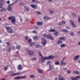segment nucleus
Here are the masks:
<instances>
[{"label": "nucleus", "mask_w": 80, "mask_h": 80, "mask_svg": "<svg viewBox=\"0 0 80 80\" xmlns=\"http://www.w3.org/2000/svg\"><path fill=\"white\" fill-rule=\"evenodd\" d=\"M54 58V57L52 56H49L48 57H43L41 58V60L42 62H44V60H51Z\"/></svg>", "instance_id": "obj_1"}, {"label": "nucleus", "mask_w": 80, "mask_h": 80, "mask_svg": "<svg viewBox=\"0 0 80 80\" xmlns=\"http://www.w3.org/2000/svg\"><path fill=\"white\" fill-rule=\"evenodd\" d=\"M5 28L6 29L7 32L9 33H13L14 32V31L13 30L11 27H6Z\"/></svg>", "instance_id": "obj_2"}, {"label": "nucleus", "mask_w": 80, "mask_h": 80, "mask_svg": "<svg viewBox=\"0 0 80 80\" xmlns=\"http://www.w3.org/2000/svg\"><path fill=\"white\" fill-rule=\"evenodd\" d=\"M8 20H11V22L12 24H14L16 22V19L15 16L9 17L8 18Z\"/></svg>", "instance_id": "obj_3"}, {"label": "nucleus", "mask_w": 80, "mask_h": 80, "mask_svg": "<svg viewBox=\"0 0 80 80\" xmlns=\"http://www.w3.org/2000/svg\"><path fill=\"white\" fill-rule=\"evenodd\" d=\"M25 50L29 55L32 56L33 55V51L30 50L27 48H26Z\"/></svg>", "instance_id": "obj_4"}, {"label": "nucleus", "mask_w": 80, "mask_h": 80, "mask_svg": "<svg viewBox=\"0 0 80 80\" xmlns=\"http://www.w3.org/2000/svg\"><path fill=\"white\" fill-rule=\"evenodd\" d=\"M43 37H47V38H50V40H53L54 39L52 37V36H51V34H50L48 35H47L46 34H43Z\"/></svg>", "instance_id": "obj_5"}, {"label": "nucleus", "mask_w": 80, "mask_h": 80, "mask_svg": "<svg viewBox=\"0 0 80 80\" xmlns=\"http://www.w3.org/2000/svg\"><path fill=\"white\" fill-rule=\"evenodd\" d=\"M13 4L12 3H11L8 4V8L7 10L8 11H9V12H10L11 10H12V5H13Z\"/></svg>", "instance_id": "obj_6"}, {"label": "nucleus", "mask_w": 80, "mask_h": 80, "mask_svg": "<svg viewBox=\"0 0 80 80\" xmlns=\"http://www.w3.org/2000/svg\"><path fill=\"white\" fill-rule=\"evenodd\" d=\"M27 78V76H18L14 78V79H16V80H18L19 79H23V78Z\"/></svg>", "instance_id": "obj_7"}, {"label": "nucleus", "mask_w": 80, "mask_h": 80, "mask_svg": "<svg viewBox=\"0 0 80 80\" xmlns=\"http://www.w3.org/2000/svg\"><path fill=\"white\" fill-rule=\"evenodd\" d=\"M41 40L42 45L43 46H45V44H46V43L47 42V41L43 38H41Z\"/></svg>", "instance_id": "obj_8"}, {"label": "nucleus", "mask_w": 80, "mask_h": 80, "mask_svg": "<svg viewBox=\"0 0 80 80\" xmlns=\"http://www.w3.org/2000/svg\"><path fill=\"white\" fill-rule=\"evenodd\" d=\"M30 6L31 7H32V8H34V9H36L37 8V5H36L31 4L30 5Z\"/></svg>", "instance_id": "obj_9"}, {"label": "nucleus", "mask_w": 80, "mask_h": 80, "mask_svg": "<svg viewBox=\"0 0 80 80\" xmlns=\"http://www.w3.org/2000/svg\"><path fill=\"white\" fill-rule=\"evenodd\" d=\"M4 2H5L4 0H0V8H2V6L3 5H4V4L3 3Z\"/></svg>", "instance_id": "obj_10"}, {"label": "nucleus", "mask_w": 80, "mask_h": 80, "mask_svg": "<svg viewBox=\"0 0 80 80\" xmlns=\"http://www.w3.org/2000/svg\"><path fill=\"white\" fill-rule=\"evenodd\" d=\"M70 23L71 24V25L73 28H76V25L75 24L74 22L72 21H70Z\"/></svg>", "instance_id": "obj_11"}, {"label": "nucleus", "mask_w": 80, "mask_h": 80, "mask_svg": "<svg viewBox=\"0 0 80 80\" xmlns=\"http://www.w3.org/2000/svg\"><path fill=\"white\" fill-rule=\"evenodd\" d=\"M19 74H20L19 72L12 73L11 75V77H14V76L18 75H19Z\"/></svg>", "instance_id": "obj_12"}, {"label": "nucleus", "mask_w": 80, "mask_h": 80, "mask_svg": "<svg viewBox=\"0 0 80 80\" xmlns=\"http://www.w3.org/2000/svg\"><path fill=\"white\" fill-rule=\"evenodd\" d=\"M58 79L59 80H65V79H64V78L62 76H59L58 77Z\"/></svg>", "instance_id": "obj_13"}, {"label": "nucleus", "mask_w": 80, "mask_h": 80, "mask_svg": "<svg viewBox=\"0 0 80 80\" xmlns=\"http://www.w3.org/2000/svg\"><path fill=\"white\" fill-rule=\"evenodd\" d=\"M60 31L62 32H64L65 33H68V31H67L66 29H61Z\"/></svg>", "instance_id": "obj_14"}, {"label": "nucleus", "mask_w": 80, "mask_h": 80, "mask_svg": "<svg viewBox=\"0 0 80 80\" xmlns=\"http://www.w3.org/2000/svg\"><path fill=\"white\" fill-rule=\"evenodd\" d=\"M61 65L62 66V65H64V66H65V65H66V64H67V62H66L61 61Z\"/></svg>", "instance_id": "obj_15"}, {"label": "nucleus", "mask_w": 80, "mask_h": 80, "mask_svg": "<svg viewBox=\"0 0 80 80\" xmlns=\"http://www.w3.org/2000/svg\"><path fill=\"white\" fill-rule=\"evenodd\" d=\"M18 68L19 70H21L22 69V65L19 64L18 66Z\"/></svg>", "instance_id": "obj_16"}, {"label": "nucleus", "mask_w": 80, "mask_h": 80, "mask_svg": "<svg viewBox=\"0 0 80 80\" xmlns=\"http://www.w3.org/2000/svg\"><path fill=\"white\" fill-rule=\"evenodd\" d=\"M44 19L45 20H48L50 19V18L47 16H45L44 17Z\"/></svg>", "instance_id": "obj_17"}, {"label": "nucleus", "mask_w": 80, "mask_h": 80, "mask_svg": "<svg viewBox=\"0 0 80 80\" xmlns=\"http://www.w3.org/2000/svg\"><path fill=\"white\" fill-rule=\"evenodd\" d=\"M79 57V56H77L73 58V60L74 61H75V60H77L78 58Z\"/></svg>", "instance_id": "obj_18"}, {"label": "nucleus", "mask_w": 80, "mask_h": 80, "mask_svg": "<svg viewBox=\"0 0 80 80\" xmlns=\"http://www.w3.org/2000/svg\"><path fill=\"white\" fill-rule=\"evenodd\" d=\"M73 73H75V74H76V75H79V74H80V72H78V71L74 72Z\"/></svg>", "instance_id": "obj_19"}, {"label": "nucleus", "mask_w": 80, "mask_h": 80, "mask_svg": "<svg viewBox=\"0 0 80 80\" xmlns=\"http://www.w3.org/2000/svg\"><path fill=\"white\" fill-rule=\"evenodd\" d=\"M54 63L55 65H59V62L58 61H56L54 62Z\"/></svg>", "instance_id": "obj_20"}, {"label": "nucleus", "mask_w": 80, "mask_h": 80, "mask_svg": "<svg viewBox=\"0 0 80 80\" xmlns=\"http://www.w3.org/2000/svg\"><path fill=\"white\" fill-rule=\"evenodd\" d=\"M16 49L19 50V49L21 48V46L19 45H18L16 46Z\"/></svg>", "instance_id": "obj_21"}, {"label": "nucleus", "mask_w": 80, "mask_h": 80, "mask_svg": "<svg viewBox=\"0 0 80 80\" xmlns=\"http://www.w3.org/2000/svg\"><path fill=\"white\" fill-rule=\"evenodd\" d=\"M65 46H66L65 44H61L60 45V47L61 48H64V47H65Z\"/></svg>", "instance_id": "obj_22"}, {"label": "nucleus", "mask_w": 80, "mask_h": 80, "mask_svg": "<svg viewBox=\"0 0 80 80\" xmlns=\"http://www.w3.org/2000/svg\"><path fill=\"white\" fill-rule=\"evenodd\" d=\"M19 5H20V6H21V7H22V6H23V2H21L20 3H19Z\"/></svg>", "instance_id": "obj_23"}, {"label": "nucleus", "mask_w": 80, "mask_h": 80, "mask_svg": "<svg viewBox=\"0 0 80 80\" xmlns=\"http://www.w3.org/2000/svg\"><path fill=\"white\" fill-rule=\"evenodd\" d=\"M38 72L39 73H41V74H43V72L40 69H38Z\"/></svg>", "instance_id": "obj_24"}, {"label": "nucleus", "mask_w": 80, "mask_h": 80, "mask_svg": "<svg viewBox=\"0 0 80 80\" xmlns=\"http://www.w3.org/2000/svg\"><path fill=\"white\" fill-rule=\"evenodd\" d=\"M11 50H12V49H11V48H8V49L7 50V52H10Z\"/></svg>", "instance_id": "obj_25"}, {"label": "nucleus", "mask_w": 80, "mask_h": 80, "mask_svg": "<svg viewBox=\"0 0 80 80\" xmlns=\"http://www.w3.org/2000/svg\"><path fill=\"white\" fill-rule=\"evenodd\" d=\"M57 43H58V44H61L62 43V41L61 40H58L57 41Z\"/></svg>", "instance_id": "obj_26"}, {"label": "nucleus", "mask_w": 80, "mask_h": 80, "mask_svg": "<svg viewBox=\"0 0 80 80\" xmlns=\"http://www.w3.org/2000/svg\"><path fill=\"white\" fill-rule=\"evenodd\" d=\"M37 25H42V22H38L37 23Z\"/></svg>", "instance_id": "obj_27"}, {"label": "nucleus", "mask_w": 80, "mask_h": 80, "mask_svg": "<svg viewBox=\"0 0 80 80\" xmlns=\"http://www.w3.org/2000/svg\"><path fill=\"white\" fill-rule=\"evenodd\" d=\"M76 80H79L80 79V76H76Z\"/></svg>", "instance_id": "obj_28"}, {"label": "nucleus", "mask_w": 80, "mask_h": 80, "mask_svg": "<svg viewBox=\"0 0 80 80\" xmlns=\"http://www.w3.org/2000/svg\"><path fill=\"white\" fill-rule=\"evenodd\" d=\"M35 43H34L32 42L30 43L29 45L30 46H33V45H35Z\"/></svg>", "instance_id": "obj_29"}, {"label": "nucleus", "mask_w": 80, "mask_h": 80, "mask_svg": "<svg viewBox=\"0 0 80 80\" xmlns=\"http://www.w3.org/2000/svg\"><path fill=\"white\" fill-rule=\"evenodd\" d=\"M32 60H33V61L37 60V58L35 57H34L32 58Z\"/></svg>", "instance_id": "obj_30"}, {"label": "nucleus", "mask_w": 80, "mask_h": 80, "mask_svg": "<svg viewBox=\"0 0 80 80\" xmlns=\"http://www.w3.org/2000/svg\"><path fill=\"white\" fill-rule=\"evenodd\" d=\"M72 17L73 18H76V17H77V16L76 15V14H75L74 13H72Z\"/></svg>", "instance_id": "obj_31"}, {"label": "nucleus", "mask_w": 80, "mask_h": 80, "mask_svg": "<svg viewBox=\"0 0 80 80\" xmlns=\"http://www.w3.org/2000/svg\"><path fill=\"white\" fill-rule=\"evenodd\" d=\"M59 39L60 40H65L66 39V38H65V37H64V38H62V37H60V38H59Z\"/></svg>", "instance_id": "obj_32"}, {"label": "nucleus", "mask_w": 80, "mask_h": 80, "mask_svg": "<svg viewBox=\"0 0 80 80\" xmlns=\"http://www.w3.org/2000/svg\"><path fill=\"white\" fill-rule=\"evenodd\" d=\"M25 8L26 9L27 12H29V9L27 7H25Z\"/></svg>", "instance_id": "obj_33"}, {"label": "nucleus", "mask_w": 80, "mask_h": 80, "mask_svg": "<svg viewBox=\"0 0 80 80\" xmlns=\"http://www.w3.org/2000/svg\"><path fill=\"white\" fill-rule=\"evenodd\" d=\"M49 70H52V68L51 65H50L49 66Z\"/></svg>", "instance_id": "obj_34"}, {"label": "nucleus", "mask_w": 80, "mask_h": 80, "mask_svg": "<svg viewBox=\"0 0 80 80\" xmlns=\"http://www.w3.org/2000/svg\"><path fill=\"white\" fill-rule=\"evenodd\" d=\"M54 35H58V31H57L55 32L54 33Z\"/></svg>", "instance_id": "obj_35"}, {"label": "nucleus", "mask_w": 80, "mask_h": 80, "mask_svg": "<svg viewBox=\"0 0 80 80\" xmlns=\"http://www.w3.org/2000/svg\"><path fill=\"white\" fill-rule=\"evenodd\" d=\"M71 78L72 80H77V79H76V77H75V78L74 77H71Z\"/></svg>", "instance_id": "obj_36"}, {"label": "nucleus", "mask_w": 80, "mask_h": 80, "mask_svg": "<svg viewBox=\"0 0 80 80\" xmlns=\"http://www.w3.org/2000/svg\"><path fill=\"white\" fill-rule=\"evenodd\" d=\"M49 32H55V30L54 29H51V30H49Z\"/></svg>", "instance_id": "obj_37"}, {"label": "nucleus", "mask_w": 80, "mask_h": 80, "mask_svg": "<svg viewBox=\"0 0 80 80\" xmlns=\"http://www.w3.org/2000/svg\"><path fill=\"white\" fill-rule=\"evenodd\" d=\"M30 78H35V76L34 75H31L30 76Z\"/></svg>", "instance_id": "obj_38"}, {"label": "nucleus", "mask_w": 80, "mask_h": 80, "mask_svg": "<svg viewBox=\"0 0 80 80\" xmlns=\"http://www.w3.org/2000/svg\"><path fill=\"white\" fill-rule=\"evenodd\" d=\"M36 48H42V46H40V45H37L36 46Z\"/></svg>", "instance_id": "obj_39"}, {"label": "nucleus", "mask_w": 80, "mask_h": 80, "mask_svg": "<svg viewBox=\"0 0 80 80\" xmlns=\"http://www.w3.org/2000/svg\"><path fill=\"white\" fill-rule=\"evenodd\" d=\"M70 35L71 36H73V35H74V33H73V32H70Z\"/></svg>", "instance_id": "obj_40"}, {"label": "nucleus", "mask_w": 80, "mask_h": 80, "mask_svg": "<svg viewBox=\"0 0 80 80\" xmlns=\"http://www.w3.org/2000/svg\"><path fill=\"white\" fill-rule=\"evenodd\" d=\"M19 0H16V1L14 2H13L12 3L14 4H15V3H17L18 1H19Z\"/></svg>", "instance_id": "obj_41"}, {"label": "nucleus", "mask_w": 80, "mask_h": 80, "mask_svg": "<svg viewBox=\"0 0 80 80\" xmlns=\"http://www.w3.org/2000/svg\"><path fill=\"white\" fill-rule=\"evenodd\" d=\"M32 33H35V34H37V32L36 31L34 30L32 31Z\"/></svg>", "instance_id": "obj_42"}, {"label": "nucleus", "mask_w": 80, "mask_h": 80, "mask_svg": "<svg viewBox=\"0 0 80 80\" xmlns=\"http://www.w3.org/2000/svg\"><path fill=\"white\" fill-rule=\"evenodd\" d=\"M6 44L7 45H10L11 44V43H10V42H6Z\"/></svg>", "instance_id": "obj_43"}, {"label": "nucleus", "mask_w": 80, "mask_h": 80, "mask_svg": "<svg viewBox=\"0 0 80 80\" xmlns=\"http://www.w3.org/2000/svg\"><path fill=\"white\" fill-rule=\"evenodd\" d=\"M37 38H38V37H37V36H34L33 37L34 40H37Z\"/></svg>", "instance_id": "obj_44"}, {"label": "nucleus", "mask_w": 80, "mask_h": 80, "mask_svg": "<svg viewBox=\"0 0 80 80\" xmlns=\"http://www.w3.org/2000/svg\"><path fill=\"white\" fill-rule=\"evenodd\" d=\"M25 38L26 40H28V39L29 38V37L28 36H26L25 37Z\"/></svg>", "instance_id": "obj_45"}, {"label": "nucleus", "mask_w": 80, "mask_h": 80, "mask_svg": "<svg viewBox=\"0 0 80 80\" xmlns=\"http://www.w3.org/2000/svg\"><path fill=\"white\" fill-rule=\"evenodd\" d=\"M8 68V67H7V66H6L4 67V69L5 70H7Z\"/></svg>", "instance_id": "obj_46"}, {"label": "nucleus", "mask_w": 80, "mask_h": 80, "mask_svg": "<svg viewBox=\"0 0 80 80\" xmlns=\"http://www.w3.org/2000/svg\"><path fill=\"white\" fill-rule=\"evenodd\" d=\"M2 10L4 12H6V11H7V9H6V8H4L3 9H2Z\"/></svg>", "instance_id": "obj_47"}, {"label": "nucleus", "mask_w": 80, "mask_h": 80, "mask_svg": "<svg viewBox=\"0 0 80 80\" xmlns=\"http://www.w3.org/2000/svg\"><path fill=\"white\" fill-rule=\"evenodd\" d=\"M62 24H65V22L64 21H62Z\"/></svg>", "instance_id": "obj_48"}, {"label": "nucleus", "mask_w": 80, "mask_h": 80, "mask_svg": "<svg viewBox=\"0 0 80 80\" xmlns=\"http://www.w3.org/2000/svg\"><path fill=\"white\" fill-rule=\"evenodd\" d=\"M78 22H79L80 23V17H78Z\"/></svg>", "instance_id": "obj_49"}, {"label": "nucleus", "mask_w": 80, "mask_h": 80, "mask_svg": "<svg viewBox=\"0 0 80 80\" xmlns=\"http://www.w3.org/2000/svg\"><path fill=\"white\" fill-rule=\"evenodd\" d=\"M62 25V23L61 22H58V25L60 26Z\"/></svg>", "instance_id": "obj_50"}, {"label": "nucleus", "mask_w": 80, "mask_h": 80, "mask_svg": "<svg viewBox=\"0 0 80 80\" xmlns=\"http://www.w3.org/2000/svg\"><path fill=\"white\" fill-rule=\"evenodd\" d=\"M32 40L31 39H29L28 40V43H30V42H31Z\"/></svg>", "instance_id": "obj_51"}, {"label": "nucleus", "mask_w": 80, "mask_h": 80, "mask_svg": "<svg viewBox=\"0 0 80 80\" xmlns=\"http://www.w3.org/2000/svg\"><path fill=\"white\" fill-rule=\"evenodd\" d=\"M53 11H50V13H53Z\"/></svg>", "instance_id": "obj_52"}, {"label": "nucleus", "mask_w": 80, "mask_h": 80, "mask_svg": "<svg viewBox=\"0 0 80 80\" xmlns=\"http://www.w3.org/2000/svg\"><path fill=\"white\" fill-rule=\"evenodd\" d=\"M50 63V61H48L47 62V64H49Z\"/></svg>", "instance_id": "obj_53"}, {"label": "nucleus", "mask_w": 80, "mask_h": 80, "mask_svg": "<svg viewBox=\"0 0 80 80\" xmlns=\"http://www.w3.org/2000/svg\"><path fill=\"white\" fill-rule=\"evenodd\" d=\"M77 34L78 35H80V31H78L77 32Z\"/></svg>", "instance_id": "obj_54"}, {"label": "nucleus", "mask_w": 80, "mask_h": 80, "mask_svg": "<svg viewBox=\"0 0 80 80\" xmlns=\"http://www.w3.org/2000/svg\"><path fill=\"white\" fill-rule=\"evenodd\" d=\"M7 4H9V3H10V1H7Z\"/></svg>", "instance_id": "obj_55"}, {"label": "nucleus", "mask_w": 80, "mask_h": 80, "mask_svg": "<svg viewBox=\"0 0 80 80\" xmlns=\"http://www.w3.org/2000/svg\"><path fill=\"white\" fill-rule=\"evenodd\" d=\"M35 2L36 3H39V1H36Z\"/></svg>", "instance_id": "obj_56"}, {"label": "nucleus", "mask_w": 80, "mask_h": 80, "mask_svg": "<svg viewBox=\"0 0 80 80\" xmlns=\"http://www.w3.org/2000/svg\"><path fill=\"white\" fill-rule=\"evenodd\" d=\"M39 54H40V56H41V57H43V56H42V54H41V53L39 52Z\"/></svg>", "instance_id": "obj_57"}, {"label": "nucleus", "mask_w": 80, "mask_h": 80, "mask_svg": "<svg viewBox=\"0 0 80 80\" xmlns=\"http://www.w3.org/2000/svg\"><path fill=\"white\" fill-rule=\"evenodd\" d=\"M65 58L64 57L63 59H62V60L61 61H62V62H63V60H65Z\"/></svg>", "instance_id": "obj_58"}, {"label": "nucleus", "mask_w": 80, "mask_h": 80, "mask_svg": "<svg viewBox=\"0 0 80 80\" xmlns=\"http://www.w3.org/2000/svg\"><path fill=\"white\" fill-rule=\"evenodd\" d=\"M38 28V27H33V28Z\"/></svg>", "instance_id": "obj_59"}, {"label": "nucleus", "mask_w": 80, "mask_h": 80, "mask_svg": "<svg viewBox=\"0 0 80 80\" xmlns=\"http://www.w3.org/2000/svg\"><path fill=\"white\" fill-rule=\"evenodd\" d=\"M67 72H68V73H70V71H68Z\"/></svg>", "instance_id": "obj_60"}, {"label": "nucleus", "mask_w": 80, "mask_h": 80, "mask_svg": "<svg viewBox=\"0 0 80 80\" xmlns=\"http://www.w3.org/2000/svg\"><path fill=\"white\" fill-rule=\"evenodd\" d=\"M22 20H23V19L22 18H20V22H22Z\"/></svg>", "instance_id": "obj_61"}, {"label": "nucleus", "mask_w": 80, "mask_h": 80, "mask_svg": "<svg viewBox=\"0 0 80 80\" xmlns=\"http://www.w3.org/2000/svg\"><path fill=\"white\" fill-rule=\"evenodd\" d=\"M3 11V9L0 10V12H2Z\"/></svg>", "instance_id": "obj_62"}, {"label": "nucleus", "mask_w": 80, "mask_h": 80, "mask_svg": "<svg viewBox=\"0 0 80 80\" xmlns=\"http://www.w3.org/2000/svg\"><path fill=\"white\" fill-rule=\"evenodd\" d=\"M35 0H32V2H35Z\"/></svg>", "instance_id": "obj_63"}, {"label": "nucleus", "mask_w": 80, "mask_h": 80, "mask_svg": "<svg viewBox=\"0 0 80 80\" xmlns=\"http://www.w3.org/2000/svg\"><path fill=\"white\" fill-rule=\"evenodd\" d=\"M38 14H40V12H37Z\"/></svg>", "instance_id": "obj_64"}]
</instances>
